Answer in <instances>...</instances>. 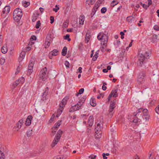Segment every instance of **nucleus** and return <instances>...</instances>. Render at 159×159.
Masks as SVG:
<instances>
[{
  "instance_id": "obj_1",
  "label": "nucleus",
  "mask_w": 159,
  "mask_h": 159,
  "mask_svg": "<svg viewBox=\"0 0 159 159\" xmlns=\"http://www.w3.org/2000/svg\"><path fill=\"white\" fill-rule=\"evenodd\" d=\"M142 111V108H139L138 109L136 112H134L133 113V120L131 121V126L134 128H137L138 123L141 121L140 118L143 116Z\"/></svg>"
},
{
  "instance_id": "obj_2",
  "label": "nucleus",
  "mask_w": 159,
  "mask_h": 159,
  "mask_svg": "<svg viewBox=\"0 0 159 159\" xmlns=\"http://www.w3.org/2000/svg\"><path fill=\"white\" fill-rule=\"evenodd\" d=\"M86 99V96H84L81 98L76 105L72 106L70 108L69 112H72L82 109V106L83 103L84 102Z\"/></svg>"
},
{
  "instance_id": "obj_3",
  "label": "nucleus",
  "mask_w": 159,
  "mask_h": 159,
  "mask_svg": "<svg viewBox=\"0 0 159 159\" xmlns=\"http://www.w3.org/2000/svg\"><path fill=\"white\" fill-rule=\"evenodd\" d=\"M68 99V98L67 97H65L61 101L59 104V108L57 110V117L59 116L62 113Z\"/></svg>"
},
{
  "instance_id": "obj_4",
  "label": "nucleus",
  "mask_w": 159,
  "mask_h": 159,
  "mask_svg": "<svg viewBox=\"0 0 159 159\" xmlns=\"http://www.w3.org/2000/svg\"><path fill=\"white\" fill-rule=\"evenodd\" d=\"M149 53L147 52L141 53L139 57L138 64L140 66H142L145 62L144 61L145 59L149 58Z\"/></svg>"
},
{
  "instance_id": "obj_5",
  "label": "nucleus",
  "mask_w": 159,
  "mask_h": 159,
  "mask_svg": "<svg viewBox=\"0 0 159 159\" xmlns=\"http://www.w3.org/2000/svg\"><path fill=\"white\" fill-rule=\"evenodd\" d=\"M22 16V10L19 8H17L15 9L13 12V17L14 20L18 22L21 19Z\"/></svg>"
},
{
  "instance_id": "obj_6",
  "label": "nucleus",
  "mask_w": 159,
  "mask_h": 159,
  "mask_svg": "<svg viewBox=\"0 0 159 159\" xmlns=\"http://www.w3.org/2000/svg\"><path fill=\"white\" fill-rule=\"evenodd\" d=\"M102 122H100L97 124V126L95 129V132L96 133L95 134L96 138L98 139L101 137L102 134L101 131L102 129Z\"/></svg>"
},
{
  "instance_id": "obj_7",
  "label": "nucleus",
  "mask_w": 159,
  "mask_h": 159,
  "mask_svg": "<svg viewBox=\"0 0 159 159\" xmlns=\"http://www.w3.org/2000/svg\"><path fill=\"white\" fill-rule=\"evenodd\" d=\"M145 75V73L143 71L141 72L139 74L137 80L138 84H141L144 82Z\"/></svg>"
},
{
  "instance_id": "obj_8",
  "label": "nucleus",
  "mask_w": 159,
  "mask_h": 159,
  "mask_svg": "<svg viewBox=\"0 0 159 159\" xmlns=\"http://www.w3.org/2000/svg\"><path fill=\"white\" fill-rule=\"evenodd\" d=\"M47 69V68L45 67L41 70L40 72L39 75V78L43 81H45L47 78V76L46 74Z\"/></svg>"
},
{
  "instance_id": "obj_9",
  "label": "nucleus",
  "mask_w": 159,
  "mask_h": 159,
  "mask_svg": "<svg viewBox=\"0 0 159 159\" xmlns=\"http://www.w3.org/2000/svg\"><path fill=\"white\" fill-rule=\"evenodd\" d=\"M97 38L99 40H102V42L107 43L108 39L107 36L102 32H100L98 34Z\"/></svg>"
},
{
  "instance_id": "obj_10",
  "label": "nucleus",
  "mask_w": 159,
  "mask_h": 159,
  "mask_svg": "<svg viewBox=\"0 0 159 159\" xmlns=\"http://www.w3.org/2000/svg\"><path fill=\"white\" fill-rule=\"evenodd\" d=\"M115 105L116 102L114 101L111 102L110 103L109 111V114L111 116H112L113 114V111L116 107Z\"/></svg>"
},
{
  "instance_id": "obj_11",
  "label": "nucleus",
  "mask_w": 159,
  "mask_h": 159,
  "mask_svg": "<svg viewBox=\"0 0 159 159\" xmlns=\"http://www.w3.org/2000/svg\"><path fill=\"white\" fill-rule=\"evenodd\" d=\"M99 6V5H98V3L96 2L92 10V11L91 13V17H92L95 14Z\"/></svg>"
},
{
  "instance_id": "obj_12",
  "label": "nucleus",
  "mask_w": 159,
  "mask_h": 159,
  "mask_svg": "<svg viewBox=\"0 0 159 159\" xmlns=\"http://www.w3.org/2000/svg\"><path fill=\"white\" fill-rule=\"evenodd\" d=\"M32 118V117L31 116H28L25 122V123L26 125H29L31 123V119Z\"/></svg>"
},
{
  "instance_id": "obj_13",
  "label": "nucleus",
  "mask_w": 159,
  "mask_h": 159,
  "mask_svg": "<svg viewBox=\"0 0 159 159\" xmlns=\"http://www.w3.org/2000/svg\"><path fill=\"white\" fill-rule=\"evenodd\" d=\"M10 7L9 6H7L5 7L4 8L3 11L2 13L3 14H8L10 11Z\"/></svg>"
},
{
  "instance_id": "obj_14",
  "label": "nucleus",
  "mask_w": 159,
  "mask_h": 159,
  "mask_svg": "<svg viewBox=\"0 0 159 159\" xmlns=\"http://www.w3.org/2000/svg\"><path fill=\"white\" fill-rule=\"evenodd\" d=\"M158 40L157 35L155 34H153L152 37L151 42L152 43H156Z\"/></svg>"
},
{
  "instance_id": "obj_15",
  "label": "nucleus",
  "mask_w": 159,
  "mask_h": 159,
  "mask_svg": "<svg viewBox=\"0 0 159 159\" xmlns=\"http://www.w3.org/2000/svg\"><path fill=\"white\" fill-rule=\"evenodd\" d=\"M85 20V17L83 15H81L79 17V25H83Z\"/></svg>"
},
{
  "instance_id": "obj_16",
  "label": "nucleus",
  "mask_w": 159,
  "mask_h": 159,
  "mask_svg": "<svg viewBox=\"0 0 159 159\" xmlns=\"http://www.w3.org/2000/svg\"><path fill=\"white\" fill-rule=\"evenodd\" d=\"M48 87L46 88L45 91L43 93V94L42 95L43 97V100L46 99V96L48 94Z\"/></svg>"
},
{
  "instance_id": "obj_17",
  "label": "nucleus",
  "mask_w": 159,
  "mask_h": 159,
  "mask_svg": "<svg viewBox=\"0 0 159 159\" xmlns=\"http://www.w3.org/2000/svg\"><path fill=\"white\" fill-rule=\"evenodd\" d=\"M60 139L56 137V136L55 137L51 144V146L52 148L54 147L57 144V143Z\"/></svg>"
},
{
  "instance_id": "obj_18",
  "label": "nucleus",
  "mask_w": 159,
  "mask_h": 159,
  "mask_svg": "<svg viewBox=\"0 0 159 159\" xmlns=\"http://www.w3.org/2000/svg\"><path fill=\"white\" fill-rule=\"evenodd\" d=\"M117 89H116L115 90H113L110 94L113 97L116 98L118 96V94L117 93Z\"/></svg>"
},
{
  "instance_id": "obj_19",
  "label": "nucleus",
  "mask_w": 159,
  "mask_h": 159,
  "mask_svg": "<svg viewBox=\"0 0 159 159\" xmlns=\"http://www.w3.org/2000/svg\"><path fill=\"white\" fill-rule=\"evenodd\" d=\"M93 117L92 116H90L88 120V123L89 126H91L93 123Z\"/></svg>"
},
{
  "instance_id": "obj_20",
  "label": "nucleus",
  "mask_w": 159,
  "mask_h": 159,
  "mask_svg": "<svg viewBox=\"0 0 159 159\" xmlns=\"http://www.w3.org/2000/svg\"><path fill=\"white\" fill-rule=\"evenodd\" d=\"M25 54L24 52H21L20 55L19 57V62L21 61L24 58Z\"/></svg>"
},
{
  "instance_id": "obj_21",
  "label": "nucleus",
  "mask_w": 159,
  "mask_h": 159,
  "mask_svg": "<svg viewBox=\"0 0 159 159\" xmlns=\"http://www.w3.org/2000/svg\"><path fill=\"white\" fill-rule=\"evenodd\" d=\"M23 123L24 122L23 120L21 119L19 120L16 124V126L18 129L20 128Z\"/></svg>"
},
{
  "instance_id": "obj_22",
  "label": "nucleus",
  "mask_w": 159,
  "mask_h": 159,
  "mask_svg": "<svg viewBox=\"0 0 159 159\" xmlns=\"http://www.w3.org/2000/svg\"><path fill=\"white\" fill-rule=\"evenodd\" d=\"M16 81H18L17 83L19 84V85H21L23 84L25 82V79L24 77H21Z\"/></svg>"
},
{
  "instance_id": "obj_23",
  "label": "nucleus",
  "mask_w": 159,
  "mask_h": 159,
  "mask_svg": "<svg viewBox=\"0 0 159 159\" xmlns=\"http://www.w3.org/2000/svg\"><path fill=\"white\" fill-rule=\"evenodd\" d=\"M39 16V14L36 12L34 13L32 17V21L33 22H35Z\"/></svg>"
},
{
  "instance_id": "obj_24",
  "label": "nucleus",
  "mask_w": 159,
  "mask_h": 159,
  "mask_svg": "<svg viewBox=\"0 0 159 159\" xmlns=\"http://www.w3.org/2000/svg\"><path fill=\"white\" fill-rule=\"evenodd\" d=\"M50 42L49 40L48 39H46L45 43L44 44V47L46 48H48L50 45Z\"/></svg>"
},
{
  "instance_id": "obj_25",
  "label": "nucleus",
  "mask_w": 159,
  "mask_h": 159,
  "mask_svg": "<svg viewBox=\"0 0 159 159\" xmlns=\"http://www.w3.org/2000/svg\"><path fill=\"white\" fill-rule=\"evenodd\" d=\"M58 52V51L57 49H54L50 52L49 54H51L52 56H56L57 55Z\"/></svg>"
},
{
  "instance_id": "obj_26",
  "label": "nucleus",
  "mask_w": 159,
  "mask_h": 159,
  "mask_svg": "<svg viewBox=\"0 0 159 159\" xmlns=\"http://www.w3.org/2000/svg\"><path fill=\"white\" fill-rule=\"evenodd\" d=\"M90 104L93 107H95L96 105V101L94 99L91 98L90 102Z\"/></svg>"
},
{
  "instance_id": "obj_27",
  "label": "nucleus",
  "mask_w": 159,
  "mask_h": 159,
  "mask_svg": "<svg viewBox=\"0 0 159 159\" xmlns=\"http://www.w3.org/2000/svg\"><path fill=\"white\" fill-rule=\"evenodd\" d=\"M67 48L65 46L63 47L61 52V54L63 56L66 55L67 53Z\"/></svg>"
},
{
  "instance_id": "obj_28",
  "label": "nucleus",
  "mask_w": 159,
  "mask_h": 159,
  "mask_svg": "<svg viewBox=\"0 0 159 159\" xmlns=\"http://www.w3.org/2000/svg\"><path fill=\"white\" fill-rule=\"evenodd\" d=\"M1 51L3 53L5 54L6 53L7 51V46L6 45L3 46L2 48Z\"/></svg>"
},
{
  "instance_id": "obj_29",
  "label": "nucleus",
  "mask_w": 159,
  "mask_h": 159,
  "mask_svg": "<svg viewBox=\"0 0 159 159\" xmlns=\"http://www.w3.org/2000/svg\"><path fill=\"white\" fill-rule=\"evenodd\" d=\"M96 0H90V1L89 0H87L86 3V6H87V4H88V5H89L90 4L91 5H93L95 2Z\"/></svg>"
},
{
  "instance_id": "obj_30",
  "label": "nucleus",
  "mask_w": 159,
  "mask_h": 159,
  "mask_svg": "<svg viewBox=\"0 0 159 159\" xmlns=\"http://www.w3.org/2000/svg\"><path fill=\"white\" fill-rule=\"evenodd\" d=\"M69 20L68 19H66L64 22L63 24V27L64 28H67L68 25Z\"/></svg>"
},
{
  "instance_id": "obj_31",
  "label": "nucleus",
  "mask_w": 159,
  "mask_h": 159,
  "mask_svg": "<svg viewBox=\"0 0 159 159\" xmlns=\"http://www.w3.org/2000/svg\"><path fill=\"white\" fill-rule=\"evenodd\" d=\"M62 133V131L61 130H59L55 136L60 139L61 137Z\"/></svg>"
},
{
  "instance_id": "obj_32",
  "label": "nucleus",
  "mask_w": 159,
  "mask_h": 159,
  "mask_svg": "<svg viewBox=\"0 0 159 159\" xmlns=\"http://www.w3.org/2000/svg\"><path fill=\"white\" fill-rule=\"evenodd\" d=\"M142 110L143 115L144 116H147L148 114V110L146 109H143L142 108Z\"/></svg>"
},
{
  "instance_id": "obj_33",
  "label": "nucleus",
  "mask_w": 159,
  "mask_h": 159,
  "mask_svg": "<svg viewBox=\"0 0 159 159\" xmlns=\"http://www.w3.org/2000/svg\"><path fill=\"white\" fill-rule=\"evenodd\" d=\"M34 64V62L32 61L31 60L30 61V63L29 64L28 68L33 69Z\"/></svg>"
},
{
  "instance_id": "obj_34",
  "label": "nucleus",
  "mask_w": 159,
  "mask_h": 159,
  "mask_svg": "<svg viewBox=\"0 0 159 159\" xmlns=\"http://www.w3.org/2000/svg\"><path fill=\"white\" fill-rule=\"evenodd\" d=\"M90 35L88 33H87L86 34V36H85V40L87 41V43H88L90 39Z\"/></svg>"
},
{
  "instance_id": "obj_35",
  "label": "nucleus",
  "mask_w": 159,
  "mask_h": 159,
  "mask_svg": "<svg viewBox=\"0 0 159 159\" xmlns=\"http://www.w3.org/2000/svg\"><path fill=\"white\" fill-rule=\"evenodd\" d=\"M118 3V2H116V0H113L111 3V6L112 7H114L115 5L117 4Z\"/></svg>"
},
{
  "instance_id": "obj_36",
  "label": "nucleus",
  "mask_w": 159,
  "mask_h": 159,
  "mask_svg": "<svg viewBox=\"0 0 159 159\" xmlns=\"http://www.w3.org/2000/svg\"><path fill=\"white\" fill-rule=\"evenodd\" d=\"M61 121H58L55 125L54 127L55 128H58L61 125Z\"/></svg>"
},
{
  "instance_id": "obj_37",
  "label": "nucleus",
  "mask_w": 159,
  "mask_h": 159,
  "mask_svg": "<svg viewBox=\"0 0 159 159\" xmlns=\"http://www.w3.org/2000/svg\"><path fill=\"white\" fill-rule=\"evenodd\" d=\"M18 81H16L13 83L12 85V88L13 89L15 88L18 85H19V84L17 83Z\"/></svg>"
},
{
  "instance_id": "obj_38",
  "label": "nucleus",
  "mask_w": 159,
  "mask_h": 159,
  "mask_svg": "<svg viewBox=\"0 0 159 159\" xmlns=\"http://www.w3.org/2000/svg\"><path fill=\"white\" fill-rule=\"evenodd\" d=\"M22 4L24 7H26L30 5V3L29 2H25L23 3Z\"/></svg>"
},
{
  "instance_id": "obj_39",
  "label": "nucleus",
  "mask_w": 159,
  "mask_h": 159,
  "mask_svg": "<svg viewBox=\"0 0 159 159\" xmlns=\"http://www.w3.org/2000/svg\"><path fill=\"white\" fill-rule=\"evenodd\" d=\"M33 71V69H30L29 68H28V70L27 72V75H30L32 72Z\"/></svg>"
},
{
  "instance_id": "obj_40",
  "label": "nucleus",
  "mask_w": 159,
  "mask_h": 159,
  "mask_svg": "<svg viewBox=\"0 0 159 159\" xmlns=\"http://www.w3.org/2000/svg\"><path fill=\"white\" fill-rule=\"evenodd\" d=\"M36 37L35 36H32L31 37V38H30V40L31 42V44H34V42H32L31 41L34 40H36Z\"/></svg>"
},
{
  "instance_id": "obj_41",
  "label": "nucleus",
  "mask_w": 159,
  "mask_h": 159,
  "mask_svg": "<svg viewBox=\"0 0 159 159\" xmlns=\"http://www.w3.org/2000/svg\"><path fill=\"white\" fill-rule=\"evenodd\" d=\"M40 22L39 20L37 22L35 27L36 29H39L40 26Z\"/></svg>"
},
{
  "instance_id": "obj_42",
  "label": "nucleus",
  "mask_w": 159,
  "mask_h": 159,
  "mask_svg": "<svg viewBox=\"0 0 159 159\" xmlns=\"http://www.w3.org/2000/svg\"><path fill=\"white\" fill-rule=\"evenodd\" d=\"M107 11V8L105 7H103L102 8L101 10V13L103 14L105 13Z\"/></svg>"
},
{
  "instance_id": "obj_43",
  "label": "nucleus",
  "mask_w": 159,
  "mask_h": 159,
  "mask_svg": "<svg viewBox=\"0 0 159 159\" xmlns=\"http://www.w3.org/2000/svg\"><path fill=\"white\" fill-rule=\"evenodd\" d=\"M84 89L83 88L81 89H80L79 91V93H78V94H76L77 96H78L79 94H82V93H83L84 92Z\"/></svg>"
},
{
  "instance_id": "obj_44",
  "label": "nucleus",
  "mask_w": 159,
  "mask_h": 159,
  "mask_svg": "<svg viewBox=\"0 0 159 159\" xmlns=\"http://www.w3.org/2000/svg\"><path fill=\"white\" fill-rule=\"evenodd\" d=\"M5 62V59L4 58H1L0 59V64L3 65Z\"/></svg>"
},
{
  "instance_id": "obj_45",
  "label": "nucleus",
  "mask_w": 159,
  "mask_h": 159,
  "mask_svg": "<svg viewBox=\"0 0 159 159\" xmlns=\"http://www.w3.org/2000/svg\"><path fill=\"white\" fill-rule=\"evenodd\" d=\"M59 9V7L57 5H56L55 6V8H53V11L56 12Z\"/></svg>"
},
{
  "instance_id": "obj_46",
  "label": "nucleus",
  "mask_w": 159,
  "mask_h": 159,
  "mask_svg": "<svg viewBox=\"0 0 159 159\" xmlns=\"http://www.w3.org/2000/svg\"><path fill=\"white\" fill-rule=\"evenodd\" d=\"M32 134V130H29L27 132V135L28 137H30Z\"/></svg>"
},
{
  "instance_id": "obj_47",
  "label": "nucleus",
  "mask_w": 159,
  "mask_h": 159,
  "mask_svg": "<svg viewBox=\"0 0 159 159\" xmlns=\"http://www.w3.org/2000/svg\"><path fill=\"white\" fill-rule=\"evenodd\" d=\"M70 35L68 34H67L65 36L64 39H67L68 41H70V39L69 38Z\"/></svg>"
},
{
  "instance_id": "obj_48",
  "label": "nucleus",
  "mask_w": 159,
  "mask_h": 159,
  "mask_svg": "<svg viewBox=\"0 0 159 159\" xmlns=\"http://www.w3.org/2000/svg\"><path fill=\"white\" fill-rule=\"evenodd\" d=\"M140 4L142 5V7L146 9H147V8L149 7L148 6H147L144 4H143L142 2H140Z\"/></svg>"
},
{
  "instance_id": "obj_49",
  "label": "nucleus",
  "mask_w": 159,
  "mask_h": 159,
  "mask_svg": "<svg viewBox=\"0 0 159 159\" xmlns=\"http://www.w3.org/2000/svg\"><path fill=\"white\" fill-rule=\"evenodd\" d=\"M4 154L1 151L0 153V159H4Z\"/></svg>"
},
{
  "instance_id": "obj_50",
  "label": "nucleus",
  "mask_w": 159,
  "mask_h": 159,
  "mask_svg": "<svg viewBox=\"0 0 159 159\" xmlns=\"http://www.w3.org/2000/svg\"><path fill=\"white\" fill-rule=\"evenodd\" d=\"M50 23L52 24L54 21V17L53 16H51L50 17Z\"/></svg>"
},
{
  "instance_id": "obj_51",
  "label": "nucleus",
  "mask_w": 159,
  "mask_h": 159,
  "mask_svg": "<svg viewBox=\"0 0 159 159\" xmlns=\"http://www.w3.org/2000/svg\"><path fill=\"white\" fill-rule=\"evenodd\" d=\"M82 117L84 119H86L88 118V115H87L86 114H83L81 115Z\"/></svg>"
},
{
  "instance_id": "obj_52",
  "label": "nucleus",
  "mask_w": 159,
  "mask_h": 159,
  "mask_svg": "<svg viewBox=\"0 0 159 159\" xmlns=\"http://www.w3.org/2000/svg\"><path fill=\"white\" fill-rule=\"evenodd\" d=\"M155 110L156 113L159 114V104L157 107H156Z\"/></svg>"
},
{
  "instance_id": "obj_53",
  "label": "nucleus",
  "mask_w": 159,
  "mask_h": 159,
  "mask_svg": "<svg viewBox=\"0 0 159 159\" xmlns=\"http://www.w3.org/2000/svg\"><path fill=\"white\" fill-rule=\"evenodd\" d=\"M65 64L66 68L69 67L70 63L68 61H65Z\"/></svg>"
},
{
  "instance_id": "obj_54",
  "label": "nucleus",
  "mask_w": 159,
  "mask_h": 159,
  "mask_svg": "<svg viewBox=\"0 0 159 159\" xmlns=\"http://www.w3.org/2000/svg\"><path fill=\"white\" fill-rule=\"evenodd\" d=\"M120 44V42L119 40H116V42L115 43V44L118 46Z\"/></svg>"
},
{
  "instance_id": "obj_55",
  "label": "nucleus",
  "mask_w": 159,
  "mask_h": 159,
  "mask_svg": "<svg viewBox=\"0 0 159 159\" xmlns=\"http://www.w3.org/2000/svg\"><path fill=\"white\" fill-rule=\"evenodd\" d=\"M153 28L155 30L157 31L159 30V27L157 25H155L153 27Z\"/></svg>"
},
{
  "instance_id": "obj_56",
  "label": "nucleus",
  "mask_w": 159,
  "mask_h": 159,
  "mask_svg": "<svg viewBox=\"0 0 159 159\" xmlns=\"http://www.w3.org/2000/svg\"><path fill=\"white\" fill-rule=\"evenodd\" d=\"M96 157V155H92L90 156L89 157L91 159H95Z\"/></svg>"
},
{
  "instance_id": "obj_57",
  "label": "nucleus",
  "mask_w": 159,
  "mask_h": 159,
  "mask_svg": "<svg viewBox=\"0 0 159 159\" xmlns=\"http://www.w3.org/2000/svg\"><path fill=\"white\" fill-rule=\"evenodd\" d=\"M98 56H97L96 55H94L93 56L92 60L93 61H95L97 60V58L98 57Z\"/></svg>"
},
{
  "instance_id": "obj_58",
  "label": "nucleus",
  "mask_w": 159,
  "mask_h": 159,
  "mask_svg": "<svg viewBox=\"0 0 159 159\" xmlns=\"http://www.w3.org/2000/svg\"><path fill=\"white\" fill-rule=\"evenodd\" d=\"M20 67H19V66H18V68L15 72V74H18L20 71V70H19V69H20Z\"/></svg>"
},
{
  "instance_id": "obj_59",
  "label": "nucleus",
  "mask_w": 159,
  "mask_h": 159,
  "mask_svg": "<svg viewBox=\"0 0 159 159\" xmlns=\"http://www.w3.org/2000/svg\"><path fill=\"white\" fill-rule=\"evenodd\" d=\"M53 159H62V158L60 156H57L55 157H54Z\"/></svg>"
},
{
  "instance_id": "obj_60",
  "label": "nucleus",
  "mask_w": 159,
  "mask_h": 159,
  "mask_svg": "<svg viewBox=\"0 0 159 159\" xmlns=\"http://www.w3.org/2000/svg\"><path fill=\"white\" fill-rule=\"evenodd\" d=\"M148 3V7H149V6H150L152 4V0H147Z\"/></svg>"
},
{
  "instance_id": "obj_61",
  "label": "nucleus",
  "mask_w": 159,
  "mask_h": 159,
  "mask_svg": "<svg viewBox=\"0 0 159 159\" xmlns=\"http://www.w3.org/2000/svg\"><path fill=\"white\" fill-rule=\"evenodd\" d=\"M124 83L126 84L127 85L129 83V80L128 79H127L126 80H125L124 81Z\"/></svg>"
},
{
  "instance_id": "obj_62",
  "label": "nucleus",
  "mask_w": 159,
  "mask_h": 159,
  "mask_svg": "<svg viewBox=\"0 0 159 159\" xmlns=\"http://www.w3.org/2000/svg\"><path fill=\"white\" fill-rule=\"evenodd\" d=\"M82 68L81 67H80L78 69V70L79 71V72L81 73L82 72Z\"/></svg>"
},
{
  "instance_id": "obj_63",
  "label": "nucleus",
  "mask_w": 159,
  "mask_h": 159,
  "mask_svg": "<svg viewBox=\"0 0 159 159\" xmlns=\"http://www.w3.org/2000/svg\"><path fill=\"white\" fill-rule=\"evenodd\" d=\"M102 156L103 159H107V157L106 156L105 153H103L102 154Z\"/></svg>"
},
{
  "instance_id": "obj_64",
  "label": "nucleus",
  "mask_w": 159,
  "mask_h": 159,
  "mask_svg": "<svg viewBox=\"0 0 159 159\" xmlns=\"http://www.w3.org/2000/svg\"><path fill=\"white\" fill-rule=\"evenodd\" d=\"M103 0H99L97 2L98 3L99 5V4H101Z\"/></svg>"
}]
</instances>
